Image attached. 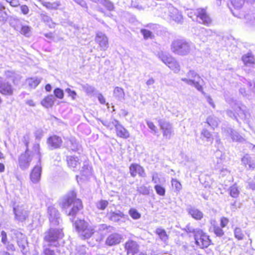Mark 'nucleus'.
<instances>
[{"instance_id":"obj_1","label":"nucleus","mask_w":255,"mask_h":255,"mask_svg":"<svg viewBox=\"0 0 255 255\" xmlns=\"http://www.w3.org/2000/svg\"><path fill=\"white\" fill-rule=\"evenodd\" d=\"M59 205L64 210L68 216L73 219H70L73 221L74 217L82 208L81 201L76 198V194L74 191L69 192L59 200Z\"/></svg>"},{"instance_id":"obj_2","label":"nucleus","mask_w":255,"mask_h":255,"mask_svg":"<svg viewBox=\"0 0 255 255\" xmlns=\"http://www.w3.org/2000/svg\"><path fill=\"white\" fill-rule=\"evenodd\" d=\"M75 228L81 238L88 239L96 232L97 227L84 220H79L75 223Z\"/></svg>"},{"instance_id":"obj_3","label":"nucleus","mask_w":255,"mask_h":255,"mask_svg":"<svg viewBox=\"0 0 255 255\" xmlns=\"http://www.w3.org/2000/svg\"><path fill=\"white\" fill-rule=\"evenodd\" d=\"M192 45L184 39H176L171 44V50L175 54L180 56L188 55L191 51Z\"/></svg>"},{"instance_id":"obj_4","label":"nucleus","mask_w":255,"mask_h":255,"mask_svg":"<svg viewBox=\"0 0 255 255\" xmlns=\"http://www.w3.org/2000/svg\"><path fill=\"white\" fill-rule=\"evenodd\" d=\"M63 236L62 229L50 226V229L44 233V241L47 246H55L58 240L62 239Z\"/></svg>"},{"instance_id":"obj_5","label":"nucleus","mask_w":255,"mask_h":255,"mask_svg":"<svg viewBox=\"0 0 255 255\" xmlns=\"http://www.w3.org/2000/svg\"><path fill=\"white\" fill-rule=\"evenodd\" d=\"M186 76L187 78H182L181 80L188 85L194 86L202 94H205L201 83L203 81L196 72L193 70H189L186 74Z\"/></svg>"},{"instance_id":"obj_6","label":"nucleus","mask_w":255,"mask_h":255,"mask_svg":"<svg viewBox=\"0 0 255 255\" xmlns=\"http://www.w3.org/2000/svg\"><path fill=\"white\" fill-rule=\"evenodd\" d=\"M159 58L174 73H178L180 70V66L177 61L169 54L162 52L159 53Z\"/></svg>"},{"instance_id":"obj_7","label":"nucleus","mask_w":255,"mask_h":255,"mask_svg":"<svg viewBox=\"0 0 255 255\" xmlns=\"http://www.w3.org/2000/svg\"><path fill=\"white\" fill-rule=\"evenodd\" d=\"M15 219L19 222L24 221L28 217L29 211L24 205H17L13 208Z\"/></svg>"},{"instance_id":"obj_8","label":"nucleus","mask_w":255,"mask_h":255,"mask_svg":"<svg viewBox=\"0 0 255 255\" xmlns=\"http://www.w3.org/2000/svg\"><path fill=\"white\" fill-rule=\"evenodd\" d=\"M194 238L195 244L200 248H207L210 245V240L209 236L201 229L194 235Z\"/></svg>"},{"instance_id":"obj_9","label":"nucleus","mask_w":255,"mask_h":255,"mask_svg":"<svg viewBox=\"0 0 255 255\" xmlns=\"http://www.w3.org/2000/svg\"><path fill=\"white\" fill-rule=\"evenodd\" d=\"M47 213L49 216L50 226L55 227L59 225L60 222H61V219L58 210L54 207L50 206L48 208Z\"/></svg>"},{"instance_id":"obj_10","label":"nucleus","mask_w":255,"mask_h":255,"mask_svg":"<svg viewBox=\"0 0 255 255\" xmlns=\"http://www.w3.org/2000/svg\"><path fill=\"white\" fill-rule=\"evenodd\" d=\"M231 105L241 119L246 120L248 118L249 113L246 106L237 101H233V103H231Z\"/></svg>"},{"instance_id":"obj_11","label":"nucleus","mask_w":255,"mask_h":255,"mask_svg":"<svg viewBox=\"0 0 255 255\" xmlns=\"http://www.w3.org/2000/svg\"><path fill=\"white\" fill-rule=\"evenodd\" d=\"M32 157L29 153L28 148H26L25 152L20 154L18 157V165L21 169L25 170L28 168Z\"/></svg>"},{"instance_id":"obj_12","label":"nucleus","mask_w":255,"mask_h":255,"mask_svg":"<svg viewBox=\"0 0 255 255\" xmlns=\"http://www.w3.org/2000/svg\"><path fill=\"white\" fill-rule=\"evenodd\" d=\"M14 88L6 79L0 77V93L4 96H12Z\"/></svg>"},{"instance_id":"obj_13","label":"nucleus","mask_w":255,"mask_h":255,"mask_svg":"<svg viewBox=\"0 0 255 255\" xmlns=\"http://www.w3.org/2000/svg\"><path fill=\"white\" fill-rule=\"evenodd\" d=\"M196 13L197 15L196 21L207 26L211 24L212 20L205 9L197 8Z\"/></svg>"},{"instance_id":"obj_14","label":"nucleus","mask_w":255,"mask_h":255,"mask_svg":"<svg viewBox=\"0 0 255 255\" xmlns=\"http://www.w3.org/2000/svg\"><path fill=\"white\" fill-rule=\"evenodd\" d=\"M158 123L160 129L162 130L163 136L166 139H170L173 134L172 125L169 122L162 120H159Z\"/></svg>"},{"instance_id":"obj_15","label":"nucleus","mask_w":255,"mask_h":255,"mask_svg":"<svg viewBox=\"0 0 255 255\" xmlns=\"http://www.w3.org/2000/svg\"><path fill=\"white\" fill-rule=\"evenodd\" d=\"M95 41L99 45L101 50L105 51L109 47L108 38L107 36L102 32H98L96 34Z\"/></svg>"},{"instance_id":"obj_16","label":"nucleus","mask_w":255,"mask_h":255,"mask_svg":"<svg viewBox=\"0 0 255 255\" xmlns=\"http://www.w3.org/2000/svg\"><path fill=\"white\" fill-rule=\"evenodd\" d=\"M112 124L115 127L117 135L123 138H127L129 134L128 131L116 120H112Z\"/></svg>"},{"instance_id":"obj_17","label":"nucleus","mask_w":255,"mask_h":255,"mask_svg":"<svg viewBox=\"0 0 255 255\" xmlns=\"http://www.w3.org/2000/svg\"><path fill=\"white\" fill-rule=\"evenodd\" d=\"M125 249L127 251L128 254H132V255H143L142 253L137 254L139 251V246L134 241L130 240L128 241L125 244Z\"/></svg>"},{"instance_id":"obj_18","label":"nucleus","mask_w":255,"mask_h":255,"mask_svg":"<svg viewBox=\"0 0 255 255\" xmlns=\"http://www.w3.org/2000/svg\"><path fill=\"white\" fill-rule=\"evenodd\" d=\"M41 172V163L38 162V164L32 170L30 175V180L33 183H37L40 181Z\"/></svg>"},{"instance_id":"obj_19","label":"nucleus","mask_w":255,"mask_h":255,"mask_svg":"<svg viewBox=\"0 0 255 255\" xmlns=\"http://www.w3.org/2000/svg\"><path fill=\"white\" fill-rule=\"evenodd\" d=\"M168 14L170 18L177 23H182L183 22L182 15L177 9L173 6L168 8Z\"/></svg>"},{"instance_id":"obj_20","label":"nucleus","mask_w":255,"mask_h":255,"mask_svg":"<svg viewBox=\"0 0 255 255\" xmlns=\"http://www.w3.org/2000/svg\"><path fill=\"white\" fill-rule=\"evenodd\" d=\"M62 143L61 138L57 135L49 137L47 139V143L50 149L59 148Z\"/></svg>"},{"instance_id":"obj_21","label":"nucleus","mask_w":255,"mask_h":255,"mask_svg":"<svg viewBox=\"0 0 255 255\" xmlns=\"http://www.w3.org/2000/svg\"><path fill=\"white\" fill-rule=\"evenodd\" d=\"M233 14L240 18H245L246 22L251 25L255 24V13L250 11L248 13L245 14L244 12H240L238 15H236L235 12Z\"/></svg>"},{"instance_id":"obj_22","label":"nucleus","mask_w":255,"mask_h":255,"mask_svg":"<svg viewBox=\"0 0 255 255\" xmlns=\"http://www.w3.org/2000/svg\"><path fill=\"white\" fill-rule=\"evenodd\" d=\"M122 240V236L118 234L114 233L109 235L106 240V244L109 246H115L120 244Z\"/></svg>"},{"instance_id":"obj_23","label":"nucleus","mask_w":255,"mask_h":255,"mask_svg":"<svg viewBox=\"0 0 255 255\" xmlns=\"http://www.w3.org/2000/svg\"><path fill=\"white\" fill-rule=\"evenodd\" d=\"M241 162L243 165L248 170H254L255 169V161L249 155H245L241 159Z\"/></svg>"},{"instance_id":"obj_24","label":"nucleus","mask_w":255,"mask_h":255,"mask_svg":"<svg viewBox=\"0 0 255 255\" xmlns=\"http://www.w3.org/2000/svg\"><path fill=\"white\" fill-rule=\"evenodd\" d=\"M67 164L73 170H78L80 167L81 160L77 156H69L67 157Z\"/></svg>"},{"instance_id":"obj_25","label":"nucleus","mask_w":255,"mask_h":255,"mask_svg":"<svg viewBox=\"0 0 255 255\" xmlns=\"http://www.w3.org/2000/svg\"><path fill=\"white\" fill-rule=\"evenodd\" d=\"M225 131L234 141L242 142L245 140V139L237 131L230 128H227Z\"/></svg>"},{"instance_id":"obj_26","label":"nucleus","mask_w":255,"mask_h":255,"mask_svg":"<svg viewBox=\"0 0 255 255\" xmlns=\"http://www.w3.org/2000/svg\"><path fill=\"white\" fill-rule=\"evenodd\" d=\"M15 234L17 238V245L20 251L23 252L25 248V245L27 244L26 237L24 235L19 232H16Z\"/></svg>"},{"instance_id":"obj_27","label":"nucleus","mask_w":255,"mask_h":255,"mask_svg":"<svg viewBox=\"0 0 255 255\" xmlns=\"http://www.w3.org/2000/svg\"><path fill=\"white\" fill-rule=\"evenodd\" d=\"M146 27H149L150 29L144 28V40L148 38L153 39L155 37V29L157 28V25L151 24L150 27L148 25Z\"/></svg>"},{"instance_id":"obj_28","label":"nucleus","mask_w":255,"mask_h":255,"mask_svg":"<svg viewBox=\"0 0 255 255\" xmlns=\"http://www.w3.org/2000/svg\"><path fill=\"white\" fill-rule=\"evenodd\" d=\"M14 29L26 37H29L30 35L31 28L27 25L18 24L14 26Z\"/></svg>"},{"instance_id":"obj_29","label":"nucleus","mask_w":255,"mask_h":255,"mask_svg":"<svg viewBox=\"0 0 255 255\" xmlns=\"http://www.w3.org/2000/svg\"><path fill=\"white\" fill-rule=\"evenodd\" d=\"M187 211L189 214L196 220H201L203 218V213L195 207H191L187 209Z\"/></svg>"},{"instance_id":"obj_30","label":"nucleus","mask_w":255,"mask_h":255,"mask_svg":"<svg viewBox=\"0 0 255 255\" xmlns=\"http://www.w3.org/2000/svg\"><path fill=\"white\" fill-rule=\"evenodd\" d=\"M130 171L133 177L135 176L137 174L140 176H142L143 173L142 167L137 164H132L130 167Z\"/></svg>"},{"instance_id":"obj_31","label":"nucleus","mask_w":255,"mask_h":255,"mask_svg":"<svg viewBox=\"0 0 255 255\" xmlns=\"http://www.w3.org/2000/svg\"><path fill=\"white\" fill-rule=\"evenodd\" d=\"M114 97L117 100L123 102L125 100V92L124 90L119 87H117L114 90Z\"/></svg>"},{"instance_id":"obj_32","label":"nucleus","mask_w":255,"mask_h":255,"mask_svg":"<svg viewBox=\"0 0 255 255\" xmlns=\"http://www.w3.org/2000/svg\"><path fill=\"white\" fill-rule=\"evenodd\" d=\"M55 101V98L52 95H50L45 97L41 102V105L46 108L51 107Z\"/></svg>"},{"instance_id":"obj_33","label":"nucleus","mask_w":255,"mask_h":255,"mask_svg":"<svg viewBox=\"0 0 255 255\" xmlns=\"http://www.w3.org/2000/svg\"><path fill=\"white\" fill-rule=\"evenodd\" d=\"M212 31L209 29L201 28L200 29L199 36L202 41L205 42L207 40V37L208 36H211L212 35Z\"/></svg>"},{"instance_id":"obj_34","label":"nucleus","mask_w":255,"mask_h":255,"mask_svg":"<svg viewBox=\"0 0 255 255\" xmlns=\"http://www.w3.org/2000/svg\"><path fill=\"white\" fill-rule=\"evenodd\" d=\"M124 214L121 211L112 212L109 214V218L113 222H118L123 218Z\"/></svg>"},{"instance_id":"obj_35","label":"nucleus","mask_w":255,"mask_h":255,"mask_svg":"<svg viewBox=\"0 0 255 255\" xmlns=\"http://www.w3.org/2000/svg\"><path fill=\"white\" fill-rule=\"evenodd\" d=\"M201 138L202 140H205L207 142L212 143L214 138L212 134L207 129H202L201 133Z\"/></svg>"},{"instance_id":"obj_36","label":"nucleus","mask_w":255,"mask_h":255,"mask_svg":"<svg viewBox=\"0 0 255 255\" xmlns=\"http://www.w3.org/2000/svg\"><path fill=\"white\" fill-rule=\"evenodd\" d=\"M155 233L162 241L165 243L167 242L168 240V236L165 230L161 228H159L156 229Z\"/></svg>"},{"instance_id":"obj_37","label":"nucleus","mask_w":255,"mask_h":255,"mask_svg":"<svg viewBox=\"0 0 255 255\" xmlns=\"http://www.w3.org/2000/svg\"><path fill=\"white\" fill-rule=\"evenodd\" d=\"M206 123L214 129L218 126L219 120L216 117L210 116L207 119Z\"/></svg>"},{"instance_id":"obj_38","label":"nucleus","mask_w":255,"mask_h":255,"mask_svg":"<svg viewBox=\"0 0 255 255\" xmlns=\"http://www.w3.org/2000/svg\"><path fill=\"white\" fill-rule=\"evenodd\" d=\"M41 3L44 6L49 9H56L61 5L60 2L59 1L54 2L42 1Z\"/></svg>"},{"instance_id":"obj_39","label":"nucleus","mask_w":255,"mask_h":255,"mask_svg":"<svg viewBox=\"0 0 255 255\" xmlns=\"http://www.w3.org/2000/svg\"><path fill=\"white\" fill-rule=\"evenodd\" d=\"M254 60V57L252 54L248 53L242 57V60L246 65L253 64Z\"/></svg>"},{"instance_id":"obj_40","label":"nucleus","mask_w":255,"mask_h":255,"mask_svg":"<svg viewBox=\"0 0 255 255\" xmlns=\"http://www.w3.org/2000/svg\"><path fill=\"white\" fill-rule=\"evenodd\" d=\"M41 79L37 77L30 78L27 79V83L28 85L32 88H36L37 85L40 83Z\"/></svg>"},{"instance_id":"obj_41","label":"nucleus","mask_w":255,"mask_h":255,"mask_svg":"<svg viewBox=\"0 0 255 255\" xmlns=\"http://www.w3.org/2000/svg\"><path fill=\"white\" fill-rule=\"evenodd\" d=\"M82 176L87 177L91 174V167L87 163H84L81 170Z\"/></svg>"},{"instance_id":"obj_42","label":"nucleus","mask_w":255,"mask_h":255,"mask_svg":"<svg viewBox=\"0 0 255 255\" xmlns=\"http://www.w3.org/2000/svg\"><path fill=\"white\" fill-rule=\"evenodd\" d=\"M87 250L85 246H77L75 249V255H87Z\"/></svg>"},{"instance_id":"obj_43","label":"nucleus","mask_w":255,"mask_h":255,"mask_svg":"<svg viewBox=\"0 0 255 255\" xmlns=\"http://www.w3.org/2000/svg\"><path fill=\"white\" fill-rule=\"evenodd\" d=\"M240 191L236 184L233 185L230 187V194L233 198H237L238 197Z\"/></svg>"},{"instance_id":"obj_44","label":"nucleus","mask_w":255,"mask_h":255,"mask_svg":"<svg viewBox=\"0 0 255 255\" xmlns=\"http://www.w3.org/2000/svg\"><path fill=\"white\" fill-rule=\"evenodd\" d=\"M233 6L236 9H240L242 7L245 3V0H231Z\"/></svg>"},{"instance_id":"obj_45","label":"nucleus","mask_w":255,"mask_h":255,"mask_svg":"<svg viewBox=\"0 0 255 255\" xmlns=\"http://www.w3.org/2000/svg\"><path fill=\"white\" fill-rule=\"evenodd\" d=\"M109 202L107 200H101L96 203V207L98 209L104 210L108 206Z\"/></svg>"},{"instance_id":"obj_46","label":"nucleus","mask_w":255,"mask_h":255,"mask_svg":"<svg viewBox=\"0 0 255 255\" xmlns=\"http://www.w3.org/2000/svg\"><path fill=\"white\" fill-rule=\"evenodd\" d=\"M235 237L239 240H242L244 239V235L243 234L242 229L240 228H236L234 230Z\"/></svg>"},{"instance_id":"obj_47","label":"nucleus","mask_w":255,"mask_h":255,"mask_svg":"<svg viewBox=\"0 0 255 255\" xmlns=\"http://www.w3.org/2000/svg\"><path fill=\"white\" fill-rule=\"evenodd\" d=\"M33 151L38 155V163H41V154L40 152V145L38 143H35L33 146Z\"/></svg>"},{"instance_id":"obj_48","label":"nucleus","mask_w":255,"mask_h":255,"mask_svg":"<svg viewBox=\"0 0 255 255\" xmlns=\"http://www.w3.org/2000/svg\"><path fill=\"white\" fill-rule=\"evenodd\" d=\"M155 190L156 191V193L160 195L163 196L165 194V188L161 186L160 185L157 184L154 186Z\"/></svg>"},{"instance_id":"obj_49","label":"nucleus","mask_w":255,"mask_h":255,"mask_svg":"<svg viewBox=\"0 0 255 255\" xmlns=\"http://www.w3.org/2000/svg\"><path fill=\"white\" fill-rule=\"evenodd\" d=\"M82 88L83 90L87 94H93L95 91V89L94 87L89 85L88 84L83 85H82Z\"/></svg>"},{"instance_id":"obj_50","label":"nucleus","mask_w":255,"mask_h":255,"mask_svg":"<svg viewBox=\"0 0 255 255\" xmlns=\"http://www.w3.org/2000/svg\"><path fill=\"white\" fill-rule=\"evenodd\" d=\"M171 185L173 187L175 188L176 191H180L182 188L181 183L176 179H172Z\"/></svg>"},{"instance_id":"obj_51","label":"nucleus","mask_w":255,"mask_h":255,"mask_svg":"<svg viewBox=\"0 0 255 255\" xmlns=\"http://www.w3.org/2000/svg\"><path fill=\"white\" fill-rule=\"evenodd\" d=\"M100 3H102L109 10H113L114 8L113 4L108 0H101Z\"/></svg>"},{"instance_id":"obj_52","label":"nucleus","mask_w":255,"mask_h":255,"mask_svg":"<svg viewBox=\"0 0 255 255\" xmlns=\"http://www.w3.org/2000/svg\"><path fill=\"white\" fill-rule=\"evenodd\" d=\"M200 229H195L192 226H191L190 225H187L186 227L184 229V230L187 233H192L193 235V236H194V235L196 234L197 233V231H200Z\"/></svg>"},{"instance_id":"obj_53","label":"nucleus","mask_w":255,"mask_h":255,"mask_svg":"<svg viewBox=\"0 0 255 255\" xmlns=\"http://www.w3.org/2000/svg\"><path fill=\"white\" fill-rule=\"evenodd\" d=\"M129 214L134 220L138 219L140 217V214L135 209H130L129 211Z\"/></svg>"},{"instance_id":"obj_54","label":"nucleus","mask_w":255,"mask_h":255,"mask_svg":"<svg viewBox=\"0 0 255 255\" xmlns=\"http://www.w3.org/2000/svg\"><path fill=\"white\" fill-rule=\"evenodd\" d=\"M55 96L58 99H62L64 97L63 91L60 88H56L54 91Z\"/></svg>"},{"instance_id":"obj_55","label":"nucleus","mask_w":255,"mask_h":255,"mask_svg":"<svg viewBox=\"0 0 255 255\" xmlns=\"http://www.w3.org/2000/svg\"><path fill=\"white\" fill-rule=\"evenodd\" d=\"M197 9H191L187 12L188 16L190 17L193 21H196L197 19Z\"/></svg>"},{"instance_id":"obj_56","label":"nucleus","mask_w":255,"mask_h":255,"mask_svg":"<svg viewBox=\"0 0 255 255\" xmlns=\"http://www.w3.org/2000/svg\"><path fill=\"white\" fill-rule=\"evenodd\" d=\"M46 245H44V250L43 252L44 255H56L55 252L53 250H52L50 248H48L46 247Z\"/></svg>"},{"instance_id":"obj_57","label":"nucleus","mask_w":255,"mask_h":255,"mask_svg":"<svg viewBox=\"0 0 255 255\" xmlns=\"http://www.w3.org/2000/svg\"><path fill=\"white\" fill-rule=\"evenodd\" d=\"M214 232L218 237H222L224 234L223 230L218 226H215L214 227Z\"/></svg>"},{"instance_id":"obj_58","label":"nucleus","mask_w":255,"mask_h":255,"mask_svg":"<svg viewBox=\"0 0 255 255\" xmlns=\"http://www.w3.org/2000/svg\"><path fill=\"white\" fill-rule=\"evenodd\" d=\"M65 91L69 94V96L72 97L73 100L76 99L77 94L75 91H72L69 88H67Z\"/></svg>"},{"instance_id":"obj_59","label":"nucleus","mask_w":255,"mask_h":255,"mask_svg":"<svg viewBox=\"0 0 255 255\" xmlns=\"http://www.w3.org/2000/svg\"><path fill=\"white\" fill-rule=\"evenodd\" d=\"M12 7H17L19 5L18 0H5Z\"/></svg>"},{"instance_id":"obj_60","label":"nucleus","mask_w":255,"mask_h":255,"mask_svg":"<svg viewBox=\"0 0 255 255\" xmlns=\"http://www.w3.org/2000/svg\"><path fill=\"white\" fill-rule=\"evenodd\" d=\"M20 10L21 12L24 15L27 14L29 11V8L28 7V6L24 4L21 5L20 6Z\"/></svg>"},{"instance_id":"obj_61","label":"nucleus","mask_w":255,"mask_h":255,"mask_svg":"<svg viewBox=\"0 0 255 255\" xmlns=\"http://www.w3.org/2000/svg\"><path fill=\"white\" fill-rule=\"evenodd\" d=\"M16 73L14 72L11 71H6L5 72V75L6 78H13L15 77Z\"/></svg>"},{"instance_id":"obj_62","label":"nucleus","mask_w":255,"mask_h":255,"mask_svg":"<svg viewBox=\"0 0 255 255\" xmlns=\"http://www.w3.org/2000/svg\"><path fill=\"white\" fill-rule=\"evenodd\" d=\"M5 6L2 1H0V16H4L6 17V14L4 11Z\"/></svg>"},{"instance_id":"obj_63","label":"nucleus","mask_w":255,"mask_h":255,"mask_svg":"<svg viewBox=\"0 0 255 255\" xmlns=\"http://www.w3.org/2000/svg\"><path fill=\"white\" fill-rule=\"evenodd\" d=\"M23 142H24L25 145L26 147V148H28V145L29 142V135L28 133H26L23 136Z\"/></svg>"},{"instance_id":"obj_64","label":"nucleus","mask_w":255,"mask_h":255,"mask_svg":"<svg viewBox=\"0 0 255 255\" xmlns=\"http://www.w3.org/2000/svg\"><path fill=\"white\" fill-rule=\"evenodd\" d=\"M229 223V220L226 217H222L221 219V226L222 228L225 227Z\"/></svg>"}]
</instances>
